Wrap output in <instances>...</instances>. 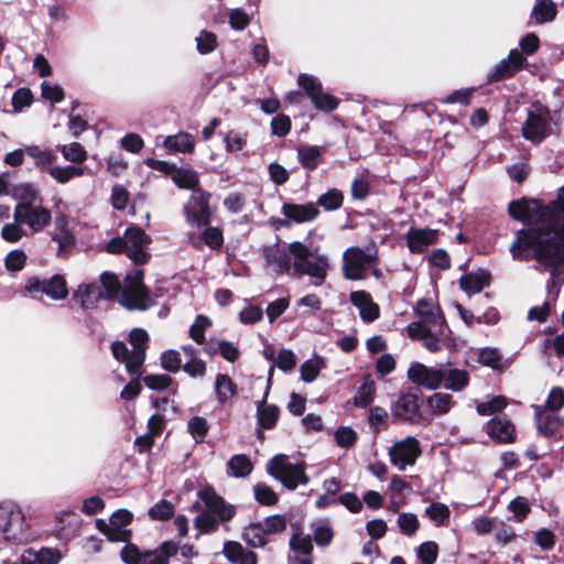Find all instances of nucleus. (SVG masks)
<instances>
[{"label":"nucleus","mask_w":564,"mask_h":564,"mask_svg":"<svg viewBox=\"0 0 564 564\" xmlns=\"http://www.w3.org/2000/svg\"><path fill=\"white\" fill-rule=\"evenodd\" d=\"M509 215L525 228L514 234L510 252L514 260H536L535 269L549 272V293H558L564 282V185L557 199L543 205L538 199L521 198L508 205Z\"/></svg>","instance_id":"obj_1"},{"label":"nucleus","mask_w":564,"mask_h":564,"mask_svg":"<svg viewBox=\"0 0 564 564\" xmlns=\"http://www.w3.org/2000/svg\"><path fill=\"white\" fill-rule=\"evenodd\" d=\"M143 278L142 269H133L126 274L123 285H121L116 274L104 272L100 275V288L105 300H116L129 311H147L154 304V301L143 283Z\"/></svg>","instance_id":"obj_2"},{"label":"nucleus","mask_w":564,"mask_h":564,"mask_svg":"<svg viewBox=\"0 0 564 564\" xmlns=\"http://www.w3.org/2000/svg\"><path fill=\"white\" fill-rule=\"evenodd\" d=\"M196 495L197 500L192 505V510L198 513L193 523L200 533H214L236 516V506L227 502L214 487L205 486Z\"/></svg>","instance_id":"obj_3"},{"label":"nucleus","mask_w":564,"mask_h":564,"mask_svg":"<svg viewBox=\"0 0 564 564\" xmlns=\"http://www.w3.org/2000/svg\"><path fill=\"white\" fill-rule=\"evenodd\" d=\"M13 197L18 200L13 218L22 223L32 235L42 232L52 223V213L44 206V198L37 186L20 183L13 187Z\"/></svg>","instance_id":"obj_4"},{"label":"nucleus","mask_w":564,"mask_h":564,"mask_svg":"<svg viewBox=\"0 0 564 564\" xmlns=\"http://www.w3.org/2000/svg\"><path fill=\"white\" fill-rule=\"evenodd\" d=\"M294 256L293 278L308 276L315 286L322 285L330 270V260L319 245L313 243L310 238L303 241H292Z\"/></svg>","instance_id":"obj_5"},{"label":"nucleus","mask_w":564,"mask_h":564,"mask_svg":"<svg viewBox=\"0 0 564 564\" xmlns=\"http://www.w3.org/2000/svg\"><path fill=\"white\" fill-rule=\"evenodd\" d=\"M151 238L139 227H128L122 237L112 238L106 246L109 253H126L135 264H144L149 260L145 248Z\"/></svg>","instance_id":"obj_6"},{"label":"nucleus","mask_w":564,"mask_h":564,"mask_svg":"<svg viewBox=\"0 0 564 564\" xmlns=\"http://www.w3.org/2000/svg\"><path fill=\"white\" fill-rule=\"evenodd\" d=\"M0 532L15 544L28 543L34 538L21 508L12 501L0 503Z\"/></svg>","instance_id":"obj_7"},{"label":"nucleus","mask_w":564,"mask_h":564,"mask_svg":"<svg viewBox=\"0 0 564 564\" xmlns=\"http://www.w3.org/2000/svg\"><path fill=\"white\" fill-rule=\"evenodd\" d=\"M377 260L378 247L375 242L365 247L351 246L343 253V275L349 281L362 280L366 278L369 264Z\"/></svg>","instance_id":"obj_8"},{"label":"nucleus","mask_w":564,"mask_h":564,"mask_svg":"<svg viewBox=\"0 0 564 564\" xmlns=\"http://www.w3.org/2000/svg\"><path fill=\"white\" fill-rule=\"evenodd\" d=\"M178 552V544L164 541L155 550L142 552L135 544L128 543L120 551V557L126 564H169L170 558Z\"/></svg>","instance_id":"obj_9"},{"label":"nucleus","mask_w":564,"mask_h":564,"mask_svg":"<svg viewBox=\"0 0 564 564\" xmlns=\"http://www.w3.org/2000/svg\"><path fill=\"white\" fill-rule=\"evenodd\" d=\"M304 462L291 463L285 455H275L267 464V471L274 479L281 481L290 490H294L299 485H307L310 481L305 473Z\"/></svg>","instance_id":"obj_10"},{"label":"nucleus","mask_w":564,"mask_h":564,"mask_svg":"<svg viewBox=\"0 0 564 564\" xmlns=\"http://www.w3.org/2000/svg\"><path fill=\"white\" fill-rule=\"evenodd\" d=\"M406 330L410 338L421 340L431 352H437L454 345L448 325L431 327L422 323H410Z\"/></svg>","instance_id":"obj_11"},{"label":"nucleus","mask_w":564,"mask_h":564,"mask_svg":"<svg viewBox=\"0 0 564 564\" xmlns=\"http://www.w3.org/2000/svg\"><path fill=\"white\" fill-rule=\"evenodd\" d=\"M264 259V265L276 275H288L293 278L294 256L292 253L291 242L264 246L261 249Z\"/></svg>","instance_id":"obj_12"},{"label":"nucleus","mask_w":564,"mask_h":564,"mask_svg":"<svg viewBox=\"0 0 564 564\" xmlns=\"http://www.w3.org/2000/svg\"><path fill=\"white\" fill-rule=\"evenodd\" d=\"M25 292L32 297L45 294L51 300H64L68 295L66 280L61 274L51 278L31 276L26 280Z\"/></svg>","instance_id":"obj_13"},{"label":"nucleus","mask_w":564,"mask_h":564,"mask_svg":"<svg viewBox=\"0 0 564 564\" xmlns=\"http://www.w3.org/2000/svg\"><path fill=\"white\" fill-rule=\"evenodd\" d=\"M551 132L550 111L541 106L534 105L528 111V118L522 127V135L532 142H541Z\"/></svg>","instance_id":"obj_14"},{"label":"nucleus","mask_w":564,"mask_h":564,"mask_svg":"<svg viewBox=\"0 0 564 564\" xmlns=\"http://www.w3.org/2000/svg\"><path fill=\"white\" fill-rule=\"evenodd\" d=\"M422 454L420 442L414 436H406L394 442L388 451L390 463L399 470L413 466Z\"/></svg>","instance_id":"obj_15"},{"label":"nucleus","mask_w":564,"mask_h":564,"mask_svg":"<svg viewBox=\"0 0 564 564\" xmlns=\"http://www.w3.org/2000/svg\"><path fill=\"white\" fill-rule=\"evenodd\" d=\"M210 194L202 188L194 189L188 202L184 206L186 221L198 228L209 225L212 210L209 207Z\"/></svg>","instance_id":"obj_16"},{"label":"nucleus","mask_w":564,"mask_h":564,"mask_svg":"<svg viewBox=\"0 0 564 564\" xmlns=\"http://www.w3.org/2000/svg\"><path fill=\"white\" fill-rule=\"evenodd\" d=\"M391 415L409 424H419L423 420L421 398L416 392H403L391 404Z\"/></svg>","instance_id":"obj_17"},{"label":"nucleus","mask_w":564,"mask_h":564,"mask_svg":"<svg viewBox=\"0 0 564 564\" xmlns=\"http://www.w3.org/2000/svg\"><path fill=\"white\" fill-rule=\"evenodd\" d=\"M297 84L310 97L316 109L330 112L337 108V99L330 94L323 91L322 84L315 76L300 74Z\"/></svg>","instance_id":"obj_18"},{"label":"nucleus","mask_w":564,"mask_h":564,"mask_svg":"<svg viewBox=\"0 0 564 564\" xmlns=\"http://www.w3.org/2000/svg\"><path fill=\"white\" fill-rule=\"evenodd\" d=\"M319 208L314 202L305 204L285 202L281 207V214L284 218L279 219L278 223L282 227H290L292 224L311 223L319 216Z\"/></svg>","instance_id":"obj_19"},{"label":"nucleus","mask_w":564,"mask_h":564,"mask_svg":"<svg viewBox=\"0 0 564 564\" xmlns=\"http://www.w3.org/2000/svg\"><path fill=\"white\" fill-rule=\"evenodd\" d=\"M408 378L416 386H422L429 390H436L444 380L443 368L427 367L424 364L414 361L408 369Z\"/></svg>","instance_id":"obj_20"},{"label":"nucleus","mask_w":564,"mask_h":564,"mask_svg":"<svg viewBox=\"0 0 564 564\" xmlns=\"http://www.w3.org/2000/svg\"><path fill=\"white\" fill-rule=\"evenodd\" d=\"M406 247L413 254L425 252L430 246L440 240V231L432 228L411 227L404 235Z\"/></svg>","instance_id":"obj_21"},{"label":"nucleus","mask_w":564,"mask_h":564,"mask_svg":"<svg viewBox=\"0 0 564 564\" xmlns=\"http://www.w3.org/2000/svg\"><path fill=\"white\" fill-rule=\"evenodd\" d=\"M527 59L518 50H511L507 58L496 64L487 75L488 83H496L512 77L523 68Z\"/></svg>","instance_id":"obj_22"},{"label":"nucleus","mask_w":564,"mask_h":564,"mask_svg":"<svg viewBox=\"0 0 564 564\" xmlns=\"http://www.w3.org/2000/svg\"><path fill=\"white\" fill-rule=\"evenodd\" d=\"M149 335L142 328H134L130 332L129 343L132 346V360L128 365V372L132 376H139L140 369L145 360Z\"/></svg>","instance_id":"obj_23"},{"label":"nucleus","mask_w":564,"mask_h":564,"mask_svg":"<svg viewBox=\"0 0 564 564\" xmlns=\"http://www.w3.org/2000/svg\"><path fill=\"white\" fill-rule=\"evenodd\" d=\"M485 431L492 441L499 444H511L517 438L516 426L506 416L490 419L485 425Z\"/></svg>","instance_id":"obj_24"},{"label":"nucleus","mask_w":564,"mask_h":564,"mask_svg":"<svg viewBox=\"0 0 564 564\" xmlns=\"http://www.w3.org/2000/svg\"><path fill=\"white\" fill-rule=\"evenodd\" d=\"M350 303L358 310L361 321L370 324L380 316V307L367 291H352L349 294Z\"/></svg>","instance_id":"obj_25"},{"label":"nucleus","mask_w":564,"mask_h":564,"mask_svg":"<svg viewBox=\"0 0 564 564\" xmlns=\"http://www.w3.org/2000/svg\"><path fill=\"white\" fill-rule=\"evenodd\" d=\"M414 313L419 317L416 323H422L431 327L447 325L441 308L430 300H419L414 306Z\"/></svg>","instance_id":"obj_26"},{"label":"nucleus","mask_w":564,"mask_h":564,"mask_svg":"<svg viewBox=\"0 0 564 564\" xmlns=\"http://www.w3.org/2000/svg\"><path fill=\"white\" fill-rule=\"evenodd\" d=\"M535 421L539 433L545 437H555L563 425L562 419L555 412H546L541 405H534Z\"/></svg>","instance_id":"obj_27"},{"label":"nucleus","mask_w":564,"mask_h":564,"mask_svg":"<svg viewBox=\"0 0 564 564\" xmlns=\"http://www.w3.org/2000/svg\"><path fill=\"white\" fill-rule=\"evenodd\" d=\"M290 547L295 554L297 564H313V540L310 534L295 532L290 538Z\"/></svg>","instance_id":"obj_28"},{"label":"nucleus","mask_w":564,"mask_h":564,"mask_svg":"<svg viewBox=\"0 0 564 564\" xmlns=\"http://www.w3.org/2000/svg\"><path fill=\"white\" fill-rule=\"evenodd\" d=\"M195 137L185 131H180L175 134L167 135L163 141V147L170 154L193 153L195 150Z\"/></svg>","instance_id":"obj_29"},{"label":"nucleus","mask_w":564,"mask_h":564,"mask_svg":"<svg viewBox=\"0 0 564 564\" xmlns=\"http://www.w3.org/2000/svg\"><path fill=\"white\" fill-rule=\"evenodd\" d=\"M199 235H193L189 237V245L196 249L202 250L203 246H207L213 250L219 249L224 245V235L221 229L218 227H208Z\"/></svg>","instance_id":"obj_30"},{"label":"nucleus","mask_w":564,"mask_h":564,"mask_svg":"<svg viewBox=\"0 0 564 564\" xmlns=\"http://www.w3.org/2000/svg\"><path fill=\"white\" fill-rule=\"evenodd\" d=\"M223 554L231 564H257V554L236 541L225 542Z\"/></svg>","instance_id":"obj_31"},{"label":"nucleus","mask_w":564,"mask_h":564,"mask_svg":"<svg viewBox=\"0 0 564 564\" xmlns=\"http://www.w3.org/2000/svg\"><path fill=\"white\" fill-rule=\"evenodd\" d=\"M181 349L186 357V361L183 365V370L192 378L205 377L207 366L204 360L198 358L200 350L192 345H184L181 347Z\"/></svg>","instance_id":"obj_32"},{"label":"nucleus","mask_w":564,"mask_h":564,"mask_svg":"<svg viewBox=\"0 0 564 564\" xmlns=\"http://www.w3.org/2000/svg\"><path fill=\"white\" fill-rule=\"evenodd\" d=\"M490 284V273L486 270L466 273L459 279L460 289L469 296L480 293Z\"/></svg>","instance_id":"obj_33"},{"label":"nucleus","mask_w":564,"mask_h":564,"mask_svg":"<svg viewBox=\"0 0 564 564\" xmlns=\"http://www.w3.org/2000/svg\"><path fill=\"white\" fill-rule=\"evenodd\" d=\"M444 380L441 387L453 392H460L469 384V372L458 368H443Z\"/></svg>","instance_id":"obj_34"},{"label":"nucleus","mask_w":564,"mask_h":564,"mask_svg":"<svg viewBox=\"0 0 564 564\" xmlns=\"http://www.w3.org/2000/svg\"><path fill=\"white\" fill-rule=\"evenodd\" d=\"M477 361L496 371H503L510 365V359H505L497 348L484 347L478 350Z\"/></svg>","instance_id":"obj_35"},{"label":"nucleus","mask_w":564,"mask_h":564,"mask_svg":"<svg viewBox=\"0 0 564 564\" xmlns=\"http://www.w3.org/2000/svg\"><path fill=\"white\" fill-rule=\"evenodd\" d=\"M74 297L85 310L94 308L100 300H105L101 288L94 283L79 285L78 290L74 294Z\"/></svg>","instance_id":"obj_36"},{"label":"nucleus","mask_w":564,"mask_h":564,"mask_svg":"<svg viewBox=\"0 0 564 564\" xmlns=\"http://www.w3.org/2000/svg\"><path fill=\"white\" fill-rule=\"evenodd\" d=\"M376 393L377 387L375 380L370 376H366L362 378L352 398V404L356 408L366 409L373 402Z\"/></svg>","instance_id":"obj_37"},{"label":"nucleus","mask_w":564,"mask_h":564,"mask_svg":"<svg viewBox=\"0 0 564 564\" xmlns=\"http://www.w3.org/2000/svg\"><path fill=\"white\" fill-rule=\"evenodd\" d=\"M25 153L33 159L36 169L48 174L57 159L52 150L41 149L37 145L26 147Z\"/></svg>","instance_id":"obj_38"},{"label":"nucleus","mask_w":564,"mask_h":564,"mask_svg":"<svg viewBox=\"0 0 564 564\" xmlns=\"http://www.w3.org/2000/svg\"><path fill=\"white\" fill-rule=\"evenodd\" d=\"M242 540L252 547L264 546L269 542V535L261 521L249 523L243 528Z\"/></svg>","instance_id":"obj_39"},{"label":"nucleus","mask_w":564,"mask_h":564,"mask_svg":"<svg viewBox=\"0 0 564 564\" xmlns=\"http://www.w3.org/2000/svg\"><path fill=\"white\" fill-rule=\"evenodd\" d=\"M557 14L556 4L553 0H536L532 8L530 18L535 24L552 22Z\"/></svg>","instance_id":"obj_40"},{"label":"nucleus","mask_w":564,"mask_h":564,"mask_svg":"<svg viewBox=\"0 0 564 564\" xmlns=\"http://www.w3.org/2000/svg\"><path fill=\"white\" fill-rule=\"evenodd\" d=\"M252 469L253 465L246 454H236L226 464L227 475L235 478H245Z\"/></svg>","instance_id":"obj_41"},{"label":"nucleus","mask_w":564,"mask_h":564,"mask_svg":"<svg viewBox=\"0 0 564 564\" xmlns=\"http://www.w3.org/2000/svg\"><path fill=\"white\" fill-rule=\"evenodd\" d=\"M296 151L297 160L305 170L314 171L322 162L323 151L317 145H300Z\"/></svg>","instance_id":"obj_42"},{"label":"nucleus","mask_w":564,"mask_h":564,"mask_svg":"<svg viewBox=\"0 0 564 564\" xmlns=\"http://www.w3.org/2000/svg\"><path fill=\"white\" fill-rule=\"evenodd\" d=\"M311 529L313 531L312 540L316 543L318 547H326L330 545L334 539V529L329 520L321 519L314 521L311 524Z\"/></svg>","instance_id":"obj_43"},{"label":"nucleus","mask_w":564,"mask_h":564,"mask_svg":"<svg viewBox=\"0 0 564 564\" xmlns=\"http://www.w3.org/2000/svg\"><path fill=\"white\" fill-rule=\"evenodd\" d=\"M373 182L367 170L358 173L351 182L350 196L354 200H365L370 194Z\"/></svg>","instance_id":"obj_44"},{"label":"nucleus","mask_w":564,"mask_h":564,"mask_svg":"<svg viewBox=\"0 0 564 564\" xmlns=\"http://www.w3.org/2000/svg\"><path fill=\"white\" fill-rule=\"evenodd\" d=\"M280 416V409L275 404H267L264 400L260 401L257 405V421L258 425L265 430H271L275 426Z\"/></svg>","instance_id":"obj_45"},{"label":"nucleus","mask_w":564,"mask_h":564,"mask_svg":"<svg viewBox=\"0 0 564 564\" xmlns=\"http://www.w3.org/2000/svg\"><path fill=\"white\" fill-rule=\"evenodd\" d=\"M237 393V386L231 378L225 373H218L215 378V394L217 402L220 404L227 403Z\"/></svg>","instance_id":"obj_46"},{"label":"nucleus","mask_w":564,"mask_h":564,"mask_svg":"<svg viewBox=\"0 0 564 564\" xmlns=\"http://www.w3.org/2000/svg\"><path fill=\"white\" fill-rule=\"evenodd\" d=\"M171 177L178 188L191 189L192 193L199 188L198 173L191 167H175Z\"/></svg>","instance_id":"obj_47"},{"label":"nucleus","mask_w":564,"mask_h":564,"mask_svg":"<svg viewBox=\"0 0 564 564\" xmlns=\"http://www.w3.org/2000/svg\"><path fill=\"white\" fill-rule=\"evenodd\" d=\"M430 412L434 415H444L454 406L455 401L448 393L435 392L426 400Z\"/></svg>","instance_id":"obj_48"},{"label":"nucleus","mask_w":564,"mask_h":564,"mask_svg":"<svg viewBox=\"0 0 564 564\" xmlns=\"http://www.w3.org/2000/svg\"><path fill=\"white\" fill-rule=\"evenodd\" d=\"M97 529L106 535V538L111 542H127L130 543L131 531L118 525H109L104 519H98L96 521Z\"/></svg>","instance_id":"obj_49"},{"label":"nucleus","mask_w":564,"mask_h":564,"mask_svg":"<svg viewBox=\"0 0 564 564\" xmlns=\"http://www.w3.org/2000/svg\"><path fill=\"white\" fill-rule=\"evenodd\" d=\"M142 380L150 390L163 391L170 389L171 394L175 395L177 393V384L174 383L173 378L169 375H147Z\"/></svg>","instance_id":"obj_50"},{"label":"nucleus","mask_w":564,"mask_h":564,"mask_svg":"<svg viewBox=\"0 0 564 564\" xmlns=\"http://www.w3.org/2000/svg\"><path fill=\"white\" fill-rule=\"evenodd\" d=\"M86 167L77 165L57 166L54 165L50 171V175L59 184H65L73 178L80 177L85 174Z\"/></svg>","instance_id":"obj_51"},{"label":"nucleus","mask_w":564,"mask_h":564,"mask_svg":"<svg viewBox=\"0 0 564 564\" xmlns=\"http://www.w3.org/2000/svg\"><path fill=\"white\" fill-rule=\"evenodd\" d=\"M424 516L427 517L435 527H443L449 521L451 510L445 503L432 502L425 508Z\"/></svg>","instance_id":"obj_52"},{"label":"nucleus","mask_w":564,"mask_h":564,"mask_svg":"<svg viewBox=\"0 0 564 564\" xmlns=\"http://www.w3.org/2000/svg\"><path fill=\"white\" fill-rule=\"evenodd\" d=\"M367 419L369 427L375 435L388 427L389 414L384 408L378 405L370 406Z\"/></svg>","instance_id":"obj_53"},{"label":"nucleus","mask_w":564,"mask_h":564,"mask_svg":"<svg viewBox=\"0 0 564 564\" xmlns=\"http://www.w3.org/2000/svg\"><path fill=\"white\" fill-rule=\"evenodd\" d=\"M344 203V194L340 189L330 188L324 194H322L317 202L315 203L318 206L323 207L327 212L337 210L343 206Z\"/></svg>","instance_id":"obj_54"},{"label":"nucleus","mask_w":564,"mask_h":564,"mask_svg":"<svg viewBox=\"0 0 564 564\" xmlns=\"http://www.w3.org/2000/svg\"><path fill=\"white\" fill-rule=\"evenodd\" d=\"M174 505L166 499H161L148 511L150 519L153 521H166L171 519L174 516Z\"/></svg>","instance_id":"obj_55"},{"label":"nucleus","mask_w":564,"mask_h":564,"mask_svg":"<svg viewBox=\"0 0 564 564\" xmlns=\"http://www.w3.org/2000/svg\"><path fill=\"white\" fill-rule=\"evenodd\" d=\"M187 431L196 443H203L209 431V424L203 416H193L187 422Z\"/></svg>","instance_id":"obj_56"},{"label":"nucleus","mask_w":564,"mask_h":564,"mask_svg":"<svg viewBox=\"0 0 564 564\" xmlns=\"http://www.w3.org/2000/svg\"><path fill=\"white\" fill-rule=\"evenodd\" d=\"M212 326L210 319L206 315H197L191 325L189 337L198 345L205 344V332Z\"/></svg>","instance_id":"obj_57"},{"label":"nucleus","mask_w":564,"mask_h":564,"mask_svg":"<svg viewBox=\"0 0 564 564\" xmlns=\"http://www.w3.org/2000/svg\"><path fill=\"white\" fill-rule=\"evenodd\" d=\"M23 224L13 218L12 223L6 224L1 229V238L10 243L20 241L23 237L28 236L23 229Z\"/></svg>","instance_id":"obj_58"},{"label":"nucleus","mask_w":564,"mask_h":564,"mask_svg":"<svg viewBox=\"0 0 564 564\" xmlns=\"http://www.w3.org/2000/svg\"><path fill=\"white\" fill-rule=\"evenodd\" d=\"M508 402L507 399L502 395L492 397L490 400L485 402H479L477 404V412L479 415L489 416L495 413L501 412Z\"/></svg>","instance_id":"obj_59"},{"label":"nucleus","mask_w":564,"mask_h":564,"mask_svg":"<svg viewBox=\"0 0 564 564\" xmlns=\"http://www.w3.org/2000/svg\"><path fill=\"white\" fill-rule=\"evenodd\" d=\"M58 149L66 161L73 163H83L87 159L86 150L78 142L61 145Z\"/></svg>","instance_id":"obj_60"},{"label":"nucleus","mask_w":564,"mask_h":564,"mask_svg":"<svg viewBox=\"0 0 564 564\" xmlns=\"http://www.w3.org/2000/svg\"><path fill=\"white\" fill-rule=\"evenodd\" d=\"M254 499L263 506H273L278 502L276 492L268 485L259 482L253 487Z\"/></svg>","instance_id":"obj_61"},{"label":"nucleus","mask_w":564,"mask_h":564,"mask_svg":"<svg viewBox=\"0 0 564 564\" xmlns=\"http://www.w3.org/2000/svg\"><path fill=\"white\" fill-rule=\"evenodd\" d=\"M161 367L172 373H176L180 369H183L181 355L175 349H169L161 354L160 357Z\"/></svg>","instance_id":"obj_62"},{"label":"nucleus","mask_w":564,"mask_h":564,"mask_svg":"<svg viewBox=\"0 0 564 564\" xmlns=\"http://www.w3.org/2000/svg\"><path fill=\"white\" fill-rule=\"evenodd\" d=\"M400 531L405 535H413L419 529V519L414 513L402 512L397 519Z\"/></svg>","instance_id":"obj_63"},{"label":"nucleus","mask_w":564,"mask_h":564,"mask_svg":"<svg viewBox=\"0 0 564 564\" xmlns=\"http://www.w3.org/2000/svg\"><path fill=\"white\" fill-rule=\"evenodd\" d=\"M217 46V36L213 32L203 30L196 37V48L199 54H208Z\"/></svg>","instance_id":"obj_64"}]
</instances>
